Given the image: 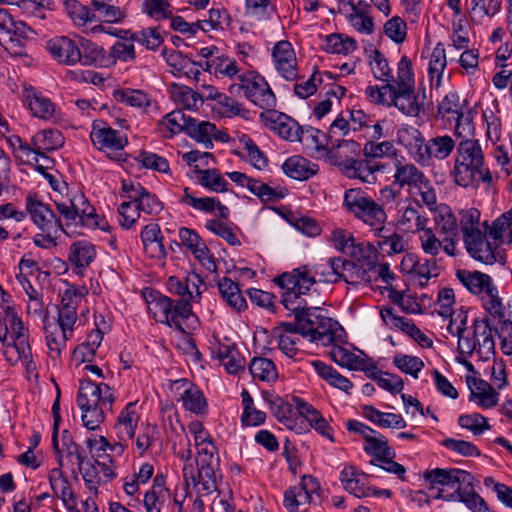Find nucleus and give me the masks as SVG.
<instances>
[{"instance_id": "f8f14e48", "label": "nucleus", "mask_w": 512, "mask_h": 512, "mask_svg": "<svg viewBox=\"0 0 512 512\" xmlns=\"http://www.w3.org/2000/svg\"><path fill=\"white\" fill-rule=\"evenodd\" d=\"M23 98L28 103L32 115L43 120L57 117L56 105L33 87L24 88Z\"/></svg>"}, {"instance_id": "9d476101", "label": "nucleus", "mask_w": 512, "mask_h": 512, "mask_svg": "<svg viewBox=\"0 0 512 512\" xmlns=\"http://www.w3.org/2000/svg\"><path fill=\"white\" fill-rule=\"evenodd\" d=\"M46 49L59 64L75 65L80 59L78 43L66 37H56L46 43Z\"/></svg>"}, {"instance_id": "a211bd4d", "label": "nucleus", "mask_w": 512, "mask_h": 512, "mask_svg": "<svg viewBox=\"0 0 512 512\" xmlns=\"http://www.w3.org/2000/svg\"><path fill=\"white\" fill-rule=\"evenodd\" d=\"M425 178V174L414 164L405 163L397 160L395 163V173L393 175V184L400 188L408 186L415 188Z\"/></svg>"}, {"instance_id": "6ab92c4d", "label": "nucleus", "mask_w": 512, "mask_h": 512, "mask_svg": "<svg viewBox=\"0 0 512 512\" xmlns=\"http://www.w3.org/2000/svg\"><path fill=\"white\" fill-rule=\"evenodd\" d=\"M46 332L47 346L50 350L52 358H58L62 349L66 346V342L71 338L70 330L64 329L56 322H46L44 325Z\"/></svg>"}, {"instance_id": "f03ea898", "label": "nucleus", "mask_w": 512, "mask_h": 512, "mask_svg": "<svg viewBox=\"0 0 512 512\" xmlns=\"http://www.w3.org/2000/svg\"><path fill=\"white\" fill-rule=\"evenodd\" d=\"M343 204L355 218L371 227L374 235H382L381 232L387 231L384 208L360 189L347 190Z\"/></svg>"}, {"instance_id": "09e8293b", "label": "nucleus", "mask_w": 512, "mask_h": 512, "mask_svg": "<svg viewBox=\"0 0 512 512\" xmlns=\"http://www.w3.org/2000/svg\"><path fill=\"white\" fill-rule=\"evenodd\" d=\"M480 212L476 208H471L463 212L460 219V226L463 233L464 242L474 241L475 237L482 235L479 228Z\"/></svg>"}, {"instance_id": "6e6552de", "label": "nucleus", "mask_w": 512, "mask_h": 512, "mask_svg": "<svg viewBox=\"0 0 512 512\" xmlns=\"http://www.w3.org/2000/svg\"><path fill=\"white\" fill-rule=\"evenodd\" d=\"M26 209L35 225L42 231L48 233H56L62 231V223L47 205L32 195L26 198Z\"/></svg>"}, {"instance_id": "e2e57ef3", "label": "nucleus", "mask_w": 512, "mask_h": 512, "mask_svg": "<svg viewBox=\"0 0 512 512\" xmlns=\"http://www.w3.org/2000/svg\"><path fill=\"white\" fill-rule=\"evenodd\" d=\"M396 149L391 141H368L363 147V155L371 160L383 157H393Z\"/></svg>"}, {"instance_id": "13d9d810", "label": "nucleus", "mask_w": 512, "mask_h": 512, "mask_svg": "<svg viewBox=\"0 0 512 512\" xmlns=\"http://www.w3.org/2000/svg\"><path fill=\"white\" fill-rule=\"evenodd\" d=\"M436 230L444 236L457 235V222L453 213L448 207H441L435 217Z\"/></svg>"}, {"instance_id": "c85d7f7f", "label": "nucleus", "mask_w": 512, "mask_h": 512, "mask_svg": "<svg viewBox=\"0 0 512 512\" xmlns=\"http://www.w3.org/2000/svg\"><path fill=\"white\" fill-rule=\"evenodd\" d=\"M323 315L319 307L305 306L302 310L297 312L294 318H296L298 322L299 334L310 340L317 329V322H320V318H322Z\"/></svg>"}, {"instance_id": "8fccbe9b", "label": "nucleus", "mask_w": 512, "mask_h": 512, "mask_svg": "<svg viewBox=\"0 0 512 512\" xmlns=\"http://www.w3.org/2000/svg\"><path fill=\"white\" fill-rule=\"evenodd\" d=\"M365 442V452L375 457V459L370 462L372 465H377L376 461H380L385 456H394V452L388 446L387 439L382 435L366 436Z\"/></svg>"}, {"instance_id": "4be33fe9", "label": "nucleus", "mask_w": 512, "mask_h": 512, "mask_svg": "<svg viewBox=\"0 0 512 512\" xmlns=\"http://www.w3.org/2000/svg\"><path fill=\"white\" fill-rule=\"evenodd\" d=\"M64 143L62 133L57 129H45L32 138L34 154L44 156L45 151L55 150Z\"/></svg>"}, {"instance_id": "a19ab883", "label": "nucleus", "mask_w": 512, "mask_h": 512, "mask_svg": "<svg viewBox=\"0 0 512 512\" xmlns=\"http://www.w3.org/2000/svg\"><path fill=\"white\" fill-rule=\"evenodd\" d=\"M253 378L272 382L278 378V372L272 360L265 357H254L249 365Z\"/></svg>"}, {"instance_id": "4d7b16f0", "label": "nucleus", "mask_w": 512, "mask_h": 512, "mask_svg": "<svg viewBox=\"0 0 512 512\" xmlns=\"http://www.w3.org/2000/svg\"><path fill=\"white\" fill-rule=\"evenodd\" d=\"M381 234L375 235L381 238L377 243L380 250L388 255L399 254L405 250V242L400 234L396 232L390 233L389 229L386 232H381Z\"/></svg>"}, {"instance_id": "4468645a", "label": "nucleus", "mask_w": 512, "mask_h": 512, "mask_svg": "<svg viewBox=\"0 0 512 512\" xmlns=\"http://www.w3.org/2000/svg\"><path fill=\"white\" fill-rule=\"evenodd\" d=\"M384 165L379 162L364 158L354 160L350 164H344V171L350 178H358L367 184H374L377 181L376 172L383 170Z\"/></svg>"}, {"instance_id": "cd10ccee", "label": "nucleus", "mask_w": 512, "mask_h": 512, "mask_svg": "<svg viewBox=\"0 0 512 512\" xmlns=\"http://www.w3.org/2000/svg\"><path fill=\"white\" fill-rule=\"evenodd\" d=\"M469 254L476 260L485 264H493L497 261L498 253L492 244L483 238V235L475 237L474 241L464 242Z\"/></svg>"}, {"instance_id": "774afa93", "label": "nucleus", "mask_w": 512, "mask_h": 512, "mask_svg": "<svg viewBox=\"0 0 512 512\" xmlns=\"http://www.w3.org/2000/svg\"><path fill=\"white\" fill-rule=\"evenodd\" d=\"M361 153V146L354 140H343L336 145L335 156L340 159V164H350Z\"/></svg>"}, {"instance_id": "0e129e2a", "label": "nucleus", "mask_w": 512, "mask_h": 512, "mask_svg": "<svg viewBox=\"0 0 512 512\" xmlns=\"http://www.w3.org/2000/svg\"><path fill=\"white\" fill-rule=\"evenodd\" d=\"M483 306L493 317L504 318V306L499 297L497 288L492 284L484 294H482Z\"/></svg>"}, {"instance_id": "37998d69", "label": "nucleus", "mask_w": 512, "mask_h": 512, "mask_svg": "<svg viewBox=\"0 0 512 512\" xmlns=\"http://www.w3.org/2000/svg\"><path fill=\"white\" fill-rule=\"evenodd\" d=\"M284 173L296 180H306L316 173L309 161L302 157H291L283 164Z\"/></svg>"}, {"instance_id": "423d86ee", "label": "nucleus", "mask_w": 512, "mask_h": 512, "mask_svg": "<svg viewBox=\"0 0 512 512\" xmlns=\"http://www.w3.org/2000/svg\"><path fill=\"white\" fill-rule=\"evenodd\" d=\"M423 478L427 482L430 490H440L443 489V487H449L455 490L459 484H469L471 474L467 471L456 468H435L432 470H426L423 473ZM438 492L439 491H437V493Z\"/></svg>"}, {"instance_id": "ddd939ff", "label": "nucleus", "mask_w": 512, "mask_h": 512, "mask_svg": "<svg viewBox=\"0 0 512 512\" xmlns=\"http://www.w3.org/2000/svg\"><path fill=\"white\" fill-rule=\"evenodd\" d=\"M335 265L336 267H339V280H343L347 284H368L372 280V269L357 262L337 257Z\"/></svg>"}, {"instance_id": "f3484780", "label": "nucleus", "mask_w": 512, "mask_h": 512, "mask_svg": "<svg viewBox=\"0 0 512 512\" xmlns=\"http://www.w3.org/2000/svg\"><path fill=\"white\" fill-rule=\"evenodd\" d=\"M271 117H275L271 118V129L280 137L289 141H304V130L293 118L275 111Z\"/></svg>"}, {"instance_id": "bb28decb", "label": "nucleus", "mask_w": 512, "mask_h": 512, "mask_svg": "<svg viewBox=\"0 0 512 512\" xmlns=\"http://www.w3.org/2000/svg\"><path fill=\"white\" fill-rule=\"evenodd\" d=\"M76 296V290H66L61 302V307L58 311L57 324L70 330L73 333V326L77 320V301L73 300L72 296Z\"/></svg>"}, {"instance_id": "a878e982", "label": "nucleus", "mask_w": 512, "mask_h": 512, "mask_svg": "<svg viewBox=\"0 0 512 512\" xmlns=\"http://www.w3.org/2000/svg\"><path fill=\"white\" fill-rule=\"evenodd\" d=\"M50 485L53 492L61 498L64 506L72 511L75 509L76 502L69 481L63 477L60 469L55 468L49 475Z\"/></svg>"}, {"instance_id": "5701e85b", "label": "nucleus", "mask_w": 512, "mask_h": 512, "mask_svg": "<svg viewBox=\"0 0 512 512\" xmlns=\"http://www.w3.org/2000/svg\"><path fill=\"white\" fill-rule=\"evenodd\" d=\"M454 148L455 142L451 136L443 135L433 137L426 143L422 162L432 158L444 160L452 153Z\"/></svg>"}, {"instance_id": "473e14b6", "label": "nucleus", "mask_w": 512, "mask_h": 512, "mask_svg": "<svg viewBox=\"0 0 512 512\" xmlns=\"http://www.w3.org/2000/svg\"><path fill=\"white\" fill-rule=\"evenodd\" d=\"M80 59L78 63L85 66L102 65L106 59V52L102 46L81 38L78 43Z\"/></svg>"}, {"instance_id": "052dcab7", "label": "nucleus", "mask_w": 512, "mask_h": 512, "mask_svg": "<svg viewBox=\"0 0 512 512\" xmlns=\"http://www.w3.org/2000/svg\"><path fill=\"white\" fill-rule=\"evenodd\" d=\"M473 476L471 475V480L469 484H459L457 488L452 493H445L444 489H440L436 494V499H443L445 501H461L465 504L467 502H471L470 499H475L476 492L473 487Z\"/></svg>"}, {"instance_id": "1a4fd4ad", "label": "nucleus", "mask_w": 512, "mask_h": 512, "mask_svg": "<svg viewBox=\"0 0 512 512\" xmlns=\"http://www.w3.org/2000/svg\"><path fill=\"white\" fill-rule=\"evenodd\" d=\"M183 477L188 487L192 485L197 489L198 495H209L217 489L213 467L203 466L202 469H195L192 465H185Z\"/></svg>"}, {"instance_id": "412c9836", "label": "nucleus", "mask_w": 512, "mask_h": 512, "mask_svg": "<svg viewBox=\"0 0 512 512\" xmlns=\"http://www.w3.org/2000/svg\"><path fill=\"white\" fill-rule=\"evenodd\" d=\"M468 385L471 388L470 400H477L478 405L483 408H491L498 403V393L495 391L493 386L485 380L473 378L467 380Z\"/></svg>"}, {"instance_id": "393cba45", "label": "nucleus", "mask_w": 512, "mask_h": 512, "mask_svg": "<svg viewBox=\"0 0 512 512\" xmlns=\"http://www.w3.org/2000/svg\"><path fill=\"white\" fill-rule=\"evenodd\" d=\"M92 7L96 15V22L101 21L108 24L121 23L127 15L124 7L116 6L106 0H92Z\"/></svg>"}, {"instance_id": "7ed1b4c3", "label": "nucleus", "mask_w": 512, "mask_h": 512, "mask_svg": "<svg viewBox=\"0 0 512 512\" xmlns=\"http://www.w3.org/2000/svg\"><path fill=\"white\" fill-rule=\"evenodd\" d=\"M150 298L147 300L148 311L153 314L155 320L184 332L182 321L191 316V304L184 299L174 301L158 292H151Z\"/></svg>"}, {"instance_id": "7c9ffc66", "label": "nucleus", "mask_w": 512, "mask_h": 512, "mask_svg": "<svg viewBox=\"0 0 512 512\" xmlns=\"http://www.w3.org/2000/svg\"><path fill=\"white\" fill-rule=\"evenodd\" d=\"M457 278L473 294L482 295L493 284L491 277L479 271L458 270Z\"/></svg>"}, {"instance_id": "3c124183", "label": "nucleus", "mask_w": 512, "mask_h": 512, "mask_svg": "<svg viewBox=\"0 0 512 512\" xmlns=\"http://www.w3.org/2000/svg\"><path fill=\"white\" fill-rule=\"evenodd\" d=\"M128 34L129 36L126 35L125 40L137 42L148 50H156L163 42V37L158 29L154 27H148L134 33L129 32Z\"/></svg>"}, {"instance_id": "39448f33", "label": "nucleus", "mask_w": 512, "mask_h": 512, "mask_svg": "<svg viewBox=\"0 0 512 512\" xmlns=\"http://www.w3.org/2000/svg\"><path fill=\"white\" fill-rule=\"evenodd\" d=\"M114 401L115 396L107 384H96L90 380L80 382L77 394L79 408L106 406L108 410H112Z\"/></svg>"}, {"instance_id": "a18cd8bd", "label": "nucleus", "mask_w": 512, "mask_h": 512, "mask_svg": "<svg viewBox=\"0 0 512 512\" xmlns=\"http://www.w3.org/2000/svg\"><path fill=\"white\" fill-rule=\"evenodd\" d=\"M179 238L199 261L206 259L209 249L195 231L183 227L179 230Z\"/></svg>"}, {"instance_id": "603ef678", "label": "nucleus", "mask_w": 512, "mask_h": 512, "mask_svg": "<svg viewBox=\"0 0 512 512\" xmlns=\"http://www.w3.org/2000/svg\"><path fill=\"white\" fill-rule=\"evenodd\" d=\"M395 88L394 82H386L382 87L368 86L365 94L370 102L391 107L394 93H396Z\"/></svg>"}, {"instance_id": "5fc2aeb1", "label": "nucleus", "mask_w": 512, "mask_h": 512, "mask_svg": "<svg viewBox=\"0 0 512 512\" xmlns=\"http://www.w3.org/2000/svg\"><path fill=\"white\" fill-rule=\"evenodd\" d=\"M243 414L242 423L244 425L257 426L265 422L266 414L253 407V399L247 390H243L241 393Z\"/></svg>"}, {"instance_id": "58836bf2", "label": "nucleus", "mask_w": 512, "mask_h": 512, "mask_svg": "<svg viewBox=\"0 0 512 512\" xmlns=\"http://www.w3.org/2000/svg\"><path fill=\"white\" fill-rule=\"evenodd\" d=\"M351 261L357 262L373 270L375 262L378 260V252L374 245L369 242H356L351 250H348Z\"/></svg>"}, {"instance_id": "4c0bfd02", "label": "nucleus", "mask_w": 512, "mask_h": 512, "mask_svg": "<svg viewBox=\"0 0 512 512\" xmlns=\"http://www.w3.org/2000/svg\"><path fill=\"white\" fill-rule=\"evenodd\" d=\"M311 364L317 374L330 385L343 391H348L350 388H352L351 381L338 373L333 367L326 365L319 360L312 361Z\"/></svg>"}, {"instance_id": "f257e3e1", "label": "nucleus", "mask_w": 512, "mask_h": 512, "mask_svg": "<svg viewBox=\"0 0 512 512\" xmlns=\"http://www.w3.org/2000/svg\"><path fill=\"white\" fill-rule=\"evenodd\" d=\"M483 162V151L478 140L466 138L460 141L451 170L454 183L464 188L475 186Z\"/></svg>"}, {"instance_id": "c756f323", "label": "nucleus", "mask_w": 512, "mask_h": 512, "mask_svg": "<svg viewBox=\"0 0 512 512\" xmlns=\"http://www.w3.org/2000/svg\"><path fill=\"white\" fill-rule=\"evenodd\" d=\"M192 118L186 116L181 110H174L168 113L159 123V130L163 133L166 138H172L175 134L181 131H187L188 122Z\"/></svg>"}, {"instance_id": "2f4dec72", "label": "nucleus", "mask_w": 512, "mask_h": 512, "mask_svg": "<svg viewBox=\"0 0 512 512\" xmlns=\"http://www.w3.org/2000/svg\"><path fill=\"white\" fill-rule=\"evenodd\" d=\"M218 289L221 297L233 309L241 311L246 308L247 303L243 297L238 283L228 277H223L218 282Z\"/></svg>"}, {"instance_id": "680f3d73", "label": "nucleus", "mask_w": 512, "mask_h": 512, "mask_svg": "<svg viewBox=\"0 0 512 512\" xmlns=\"http://www.w3.org/2000/svg\"><path fill=\"white\" fill-rule=\"evenodd\" d=\"M357 48L352 38H343L340 34H331L326 37L325 50L330 53L349 54Z\"/></svg>"}, {"instance_id": "c9c22d12", "label": "nucleus", "mask_w": 512, "mask_h": 512, "mask_svg": "<svg viewBox=\"0 0 512 512\" xmlns=\"http://www.w3.org/2000/svg\"><path fill=\"white\" fill-rule=\"evenodd\" d=\"M58 212L69 221L75 220L77 217L80 218L81 222L89 227H98L97 215L94 214V210L91 208L90 211L83 209L81 212L75 207L72 201L69 202H56Z\"/></svg>"}, {"instance_id": "49530a36", "label": "nucleus", "mask_w": 512, "mask_h": 512, "mask_svg": "<svg viewBox=\"0 0 512 512\" xmlns=\"http://www.w3.org/2000/svg\"><path fill=\"white\" fill-rule=\"evenodd\" d=\"M464 100L461 99L458 93L450 92L438 105V115L448 121L455 120L464 109Z\"/></svg>"}, {"instance_id": "338daca9", "label": "nucleus", "mask_w": 512, "mask_h": 512, "mask_svg": "<svg viewBox=\"0 0 512 512\" xmlns=\"http://www.w3.org/2000/svg\"><path fill=\"white\" fill-rule=\"evenodd\" d=\"M196 281H198L197 274L187 276L185 282H182L176 276H171L168 278L167 288L170 293L181 296V299H187L193 295L190 285L196 286Z\"/></svg>"}, {"instance_id": "ea45409f", "label": "nucleus", "mask_w": 512, "mask_h": 512, "mask_svg": "<svg viewBox=\"0 0 512 512\" xmlns=\"http://www.w3.org/2000/svg\"><path fill=\"white\" fill-rule=\"evenodd\" d=\"M446 64L447 61L445 49L444 46L439 43L433 49L429 61L428 74L432 85H435L436 87L440 86L442 74L446 68Z\"/></svg>"}, {"instance_id": "f704fd0d", "label": "nucleus", "mask_w": 512, "mask_h": 512, "mask_svg": "<svg viewBox=\"0 0 512 512\" xmlns=\"http://www.w3.org/2000/svg\"><path fill=\"white\" fill-rule=\"evenodd\" d=\"M474 334L478 338L477 347L479 354H493L495 351V343L492 336V329L488 318L476 319L473 322Z\"/></svg>"}, {"instance_id": "c03bdc74", "label": "nucleus", "mask_w": 512, "mask_h": 512, "mask_svg": "<svg viewBox=\"0 0 512 512\" xmlns=\"http://www.w3.org/2000/svg\"><path fill=\"white\" fill-rule=\"evenodd\" d=\"M65 11L73 23L78 27H85L88 23L96 22L95 12L90 10L76 0L64 1Z\"/></svg>"}, {"instance_id": "20e7f679", "label": "nucleus", "mask_w": 512, "mask_h": 512, "mask_svg": "<svg viewBox=\"0 0 512 512\" xmlns=\"http://www.w3.org/2000/svg\"><path fill=\"white\" fill-rule=\"evenodd\" d=\"M239 81L230 86L231 94L243 91L247 99L262 109H271L275 106V95L263 77L248 73L239 76Z\"/></svg>"}, {"instance_id": "79ce46f5", "label": "nucleus", "mask_w": 512, "mask_h": 512, "mask_svg": "<svg viewBox=\"0 0 512 512\" xmlns=\"http://www.w3.org/2000/svg\"><path fill=\"white\" fill-rule=\"evenodd\" d=\"M188 123L186 133L197 142L204 144L206 149L212 148L213 143L211 137L213 132L216 130L215 125L207 121L197 122L194 118H192Z\"/></svg>"}, {"instance_id": "b1692460", "label": "nucleus", "mask_w": 512, "mask_h": 512, "mask_svg": "<svg viewBox=\"0 0 512 512\" xmlns=\"http://www.w3.org/2000/svg\"><path fill=\"white\" fill-rule=\"evenodd\" d=\"M392 106L408 116H418L420 104L415 95V87H396Z\"/></svg>"}, {"instance_id": "dca6fc26", "label": "nucleus", "mask_w": 512, "mask_h": 512, "mask_svg": "<svg viewBox=\"0 0 512 512\" xmlns=\"http://www.w3.org/2000/svg\"><path fill=\"white\" fill-rule=\"evenodd\" d=\"M140 419L136 412V402L128 403L120 412L114 426L117 438L122 441H131L135 435V429Z\"/></svg>"}, {"instance_id": "69168bd1", "label": "nucleus", "mask_w": 512, "mask_h": 512, "mask_svg": "<svg viewBox=\"0 0 512 512\" xmlns=\"http://www.w3.org/2000/svg\"><path fill=\"white\" fill-rule=\"evenodd\" d=\"M393 364L402 372L410 374L415 379L418 378V373L424 367L422 359L412 355L397 354L393 358Z\"/></svg>"}, {"instance_id": "72a5a7b5", "label": "nucleus", "mask_w": 512, "mask_h": 512, "mask_svg": "<svg viewBox=\"0 0 512 512\" xmlns=\"http://www.w3.org/2000/svg\"><path fill=\"white\" fill-rule=\"evenodd\" d=\"M96 257L94 245L86 240L74 242L69 249V261L76 267L85 268Z\"/></svg>"}, {"instance_id": "2eb2a0df", "label": "nucleus", "mask_w": 512, "mask_h": 512, "mask_svg": "<svg viewBox=\"0 0 512 512\" xmlns=\"http://www.w3.org/2000/svg\"><path fill=\"white\" fill-rule=\"evenodd\" d=\"M93 144L100 150L118 151L122 150L128 143L127 138L111 127H94L91 132Z\"/></svg>"}, {"instance_id": "6e6d98bb", "label": "nucleus", "mask_w": 512, "mask_h": 512, "mask_svg": "<svg viewBox=\"0 0 512 512\" xmlns=\"http://www.w3.org/2000/svg\"><path fill=\"white\" fill-rule=\"evenodd\" d=\"M370 66L376 79L384 82H394V76L388 60L379 50L372 52L370 56Z\"/></svg>"}, {"instance_id": "9b49d317", "label": "nucleus", "mask_w": 512, "mask_h": 512, "mask_svg": "<svg viewBox=\"0 0 512 512\" xmlns=\"http://www.w3.org/2000/svg\"><path fill=\"white\" fill-rule=\"evenodd\" d=\"M316 331L310 341L320 343L323 346H330L333 343H345L346 333L338 321L323 315L320 322H317Z\"/></svg>"}, {"instance_id": "0eeeda50", "label": "nucleus", "mask_w": 512, "mask_h": 512, "mask_svg": "<svg viewBox=\"0 0 512 512\" xmlns=\"http://www.w3.org/2000/svg\"><path fill=\"white\" fill-rule=\"evenodd\" d=\"M272 59L276 71L287 81L298 78L297 58L289 41H278L272 49Z\"/></svg>"}, {"instance_id": "aec40b11", "label": "nucleus", "mask_w": 512, "mask_h": 512, "mask_svg": "<svg viewBox=\"0 0 512 512\" xmlns=\"http://www.w3.org/2000/svg\"><path fill=\"white\" fill-rule=\"evenodd\" d=\"M398 138L399 142L408 149L416 161H423L426 142L424 136L417 128L412 126L402 128L398 132Z\"/></svg>"}, {"instance_id": "de8ad7c7", "label": "nucleus", "mask_w": 512, "mask_h": 512, "mask_svg": "<svg viewBox=\"0 0 512 512\" xmlns=\"http://www.w3.org/2000/svg\"><path fill=\"white\" fill-rule=\"evenodd\" d=\"M196 172L199 174L198 181L199 183L209 189L210 191L216 193H222L228 191L229 183L223 178L219 170L217 169H205L200 170L196 169Z\"/></svg>"}, {"instance_id": "bf43d9fd", "label": "nucleus", "mask_w": 512, "mask_h": 512, "mask_svg": "<svg viewBox=\"0 0 512 512\" xmlns=\"http://www.w3.org/2000/svg\"><path fill=\"white\" fill-rule=\"evenodd\" d=\"M140 194L138 197L134 195L132 200L137 203L138 209L147 215L158 214L162 209L161 201L153 194L148 192L145 188H139Z\"/></svg>"}, {"instance_id": "e433bc0d", "label": "nucleus", "mask_w": 512, "mask_h": 512, "mask_svg": "<svg viewBox=\"0 0 512 512\" xmlns=\"http://www.w3.org/2000/svg\"><path fill=\"white\" fill-rule=\"evenodd\" d=\"M428 219L424 217L417 207L407 206L401 213L397 224L406 232L416 233L424 230Z\"/></svg>"}, {"instance_id": "864d4df0", "label": "nucleus", "mask_w": 512, "mask_h": 512, "mask_svg": "<svg viewBox=\"0 0 512 512\" xmlns=\"http://www.w3.org/2000/svg\"><path fill=\"white\" fill-rule=\"evenodd\" d=\"M502 5V0H471L469 11L472 21H480L484 17H492L497 14Z\"/></svg>"}]
</instances>
